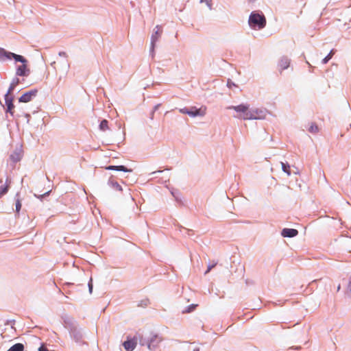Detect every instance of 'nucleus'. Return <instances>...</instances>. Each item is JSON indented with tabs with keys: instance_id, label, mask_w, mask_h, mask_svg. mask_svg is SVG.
Segmentation results:
<instances>
[{
	"instance_id": "4be33fe9",
	"label": "nucleus",
	"mask_w": 351,
	"mask_h": 351,
	"mask_svg": "<svg viewBox=\"0 0 351 351\" xmlns=\"http://www.w3.org/2000/svg\"><path fill=\"white\" fill-rule=\"evenodd\" d=\"M282 166V171L286 173L288 176L291 175V172L289 171L290 165L288 163H284L282 162H280Z\"/></svg>"
},
{
	"instance_id": "393cba45",
	"label": "nucleus",
	"mask_w": 351,
	"mask_h": 351,
	"mask_svg": "<svg viewBox=\"0 0 351 351\" xmlns=\"http://www.w3.org/2000/svg\"><path fill=\"white\" fill-rule=\"evenodd\" d=\"M199 3H204L207 5L208 9L211 10L213 9V1L212 0H200Z\"/></svg>"
},
{
	"instance_id": "2f4dec72",
	"label": "nucleus",
	"mask_w": 351,
	"mask_h": 351,
	"mask_svg": "<svg viewBox=\"0 0 351 351\" xmlns=\"http://www.w3.org/2000/svg\"><path fill=\"white\" fill-rule=\"evenodd\" d=\"M189 109L187 108H180L179 111L182 114H188Z\"/></svg>"
},
{
	"instance_id": "f3484780",
	"label": "nucleus",
	"mask_w": 351,
	"mask_h": 351,
	"mask_svg": "<svg viewBox=\"0 0 351 351\" xmlns=\"http://www.w3.org/2000/svg\"><path fill=\"white\" fill-rule=\"evenodd\" d=\"M108 185L116 191H121L123 190L121 186L117 182L114 181L112 178L108 180Z\"/></svg>"
},
{
	"instance_id": "a211bd4d",
	"label": "nucleus",
	"mask_w": 351,
	"mask_h": 351,
	"mask_svg": "<svg viewBox=\"0 0 351 351\" xmlns=\"http://www.w3.org/2000/svg\"><path fill=\"white\" fill-rule=\"evenodd\" d=\"M9 183H10V181L7 178L6 184L5 185L0 186V197H1L3 195L7 193V192L8 191Z\"/></svg>"
},
{
	"instance_id": "f03ea898",
	"label": "nucleus",
	"mask_w": 351,
	"mask_h": 351,
	"mask_svg": "<svg viewBox=\"0 0 351 351\" xmlns=\"http://www.w3.org/2000/svg\"><path fill=\"white\" fill-rule=\"evenodd\" d=\"M248 24L252 29H262L266 26V18L261 12L254 11L250 14Z\"/></svg>"
},
{
	"instance_id": "dca6fc26",
	"label": "nucleus",
	"mask_w": 351,
	"mask_h": 351,
	"mask_svg": "<svg viewBox=\"0 0 351 351\" xmlns=\"http://www.w3.org/2000/svg\"><path fill=\"white\" fill-rule=\"evenodd\" d=\"M107 170H113V171H121L123 172H131L132 170L131 169H128L126 167L123 165H109L106 167Z\"/></svg>"
},
{
	"instance_id": "cd10ccee",
	"label": "nucleus",
	"mask_w": 351,
	"mask_h": 351,
	"mask_svg": "<svg viewBox=\"0 0 351 351\" xmlns=\"http://www.w3.org/2000/svg\"><path fill=\"white\" fill-rule=\"evenodd\" d=\"M217 265V262H213L212 264L209 263L208 265L207 270L205 271L204 274H207L213 267H215Z\"/></svg>"
},
{
	"instance_id": "b1692460",
	"label": "nucleus",
	"mask_w": 351,
	"mask_h": 351,
	"mask_svg": "<svg viewBox=\"0 0 351 351\" xmlns=\"http://www.w3.org/2000/svg\"><path fill=\"white\" fill-rule=\"evenodd\" d=\"M334 55V50H331L330 53L322 60V64H326L332 57Z\"/></svg>"
},
{
	"instance_id": "a19ab883",
	"label": "nucleus",
	"mask_w": 351,
	"mask_h": 351,
	"mask_svg": "<svg viewBox=\"0 0 351 351\" xmlns=\"http://www.w3.org/2000/svg\"><path fill=\"white\" fill-rule=\"evenodd\" d=\"M193 351H199V348H195Z\"/></svg>"
},
{
	"instance_id": "a878e982",
	"label": "nucleus",
	"mask_w": 351,
	"mask_h": 351,
	"mask_svg": "<svg viewBox=\"0 0 351 351\" xmlns=\"http://www.w3.org/2000/svg\"><path fill=\"white\" fill-rule=\"evenodd\" d=\"M197 306V304H191L189 306H187V308L185 310L183 311V313H191L195 310V308H196Z\"/></svg>"
},
{
	"instance_id": "2eb2a0df",
	"label": "nucleus",
	"mask_w": 351,
	"mask_h": 351,
	"mask_svg": "<svg viewBox=\"0 0 351 351\" xmlns=\"http://www.w3.org/2000/svg\"><path fill=\"white\" fill-rule=\"evenodd\" d=\"M123 346L126 351H133L136 348V342L133 339H130L124 341Z\"/></svg>"
},
{
	"instance_id": "5701e85b",
	"label": "nucleus",
	"mask_w": 351,
	"mask_h": 351,
	"mask_svg": "<svg viewBox=\"0 0 351 351\" xmlns=\"http://www.w3.org/2000/svg\"><path fill=\"white\" fill-rule=\"evenodd\" d=\"M308 132L312 134H316L319 131L318 126L315 123H311L309 128L308 129Z\"/></svg>"
},
{
	"instance_id": "9d476101",
	"label": "nucleus",
	"mask_w": 351,
	"mask_h": 351,
	"mask_svg": "<svg viewBox=\"0 0 351 351\" xmlns=\"http://www.w3.org/2000/svg\"><path fill=\"white\" fill-rule=\"evenodd\" d=\"M206 114V109L204 110L202 108H197L196 107H192L189 110L188 115L191 117H203Z\"/></svg>"
},
{
	"instance_id": "20e7f679",
	"label": "nucleus",
	"mask_w": 351,
	"mask_h": 351,
	"mask_svg": "<svg viewBox=\"0 0 351 351\" xmlns=\"http://www.w3.org/2000/svg\"><path fill=\"white\" fill-rule=\"evenodd\" d=\"M269 111L263 108H250V120H263L266 119Z\"/></svg>"
},
{
	"instance_id": "7c9ffc66",
	"label": "nucleus",
	"mask_w": 351,
	"mask_h": 351,
	"mask_svg": "<svg viewBox=\"0 0 351 351\" xmlns=\"http://www.w3.org/2000/svg\"><path fill=\"white\" fill-rule=\"evenodd\" d=\"M88 287L89 293H91L93 292L92 278L90 279V280H89V282L88 283Z\"/></svg>"
},
{
	"instance_id": "f257e3e1",
	"label": "nucleus",
	"mask_w": 351,
	"mask_h": 351,
	"mask_svg": "<svg viewBox=\"0 0 351 351\" xmlns=\"http://www.w3.org/2000/svg\"><path fill=\"white\" fill-rule=\"evenodd\" d=\"M62 319L64 327L69 330L71 339L77 343L80 342L83 339L84 332L82 328L79 326L77 322L74 319V318L67 315H63Z\"/></svg>"
},
{
	"instance_id": "37998d69",
	"label": "nucleus",
	"mask_w": 351,
	"mask_h": 351,
	"mask_svg": "<svg viewBox=\"0 0 351 351\" xmlns=\"http://www.w3.org/2000/svg\"><path fill=\"white\" fill-rule=\"evenodd\" d=\"M250 2H254L256 0H248Z\"/></svg>"
},
{
	"instance_id": "bb28decb",
	"label": "nucleus",
	"mask_w": 351,
	"mask_h": 351,
	"mask_svg": "<svg viewBox=\"0 0 351 351\" xmlns=\"http://www.w3.org/2000/svg\"><path fill=\"white\" fill-rule=\"evenodd\" d=\"M155 47L156 44L150 43L149 54L152 58H154L155 56Z\"/></svg>"
},
{
	"instance_id": "4c0bfd02",
	"label": "nucleus",
	"mask_w": 351,
	"mask_h": 351,
	"mask_svg": "<svg viewBox=\"0 0 351 351\" xmlns=\"http://www.w3.org/2000/svg\"><path fill=\"white\" fill-rule=\"evenodd\" d=\"M59 56H66V53L64 51L59 52Z\"/></svg>"
},
{
	"instance_id": "9b49d317",
	"label": "nucleus",
	"mask_w": 351,
	"mask_h": 351,
	"mask_svg": "<svg viewBox=\"0 0 351 351\" xmlns=\"http://www.w3.org/2000/svg\"><path fill=\"white\" fill-rule=\"evenodd\" d=\"M162 34L161 27L160 25H156L154 29L153 33L151 36V43L156 44L157 41L159 40Z\"/></svg>"
},
{
	"instance_id": "7ed1b4c3",
	"label": "nucleus",
	"mask_w": 351,
	"mask_h": 351,
	"mask_svg": "<svg viewBox=\"0 0 351 351\" xmlns=\"http://www.w3.org/2000/svg\"><path fill=\"white\" fill-rule=\"evenodd\" d=\"M228 110H232V117L240 120H250V106L248 104H241L237 106H229Z\"/></svg>"
},
{
	"instance_id": "aec40b11",
	"label": "nucleus",
	"mask_w": 351,
	"mask_h": 351,
	"mask_svg": "<svg viewBox=\"0 0 351 351\" xmlns=\"http://www.w3.org/2000/svg\"><path fill=\"white\" fill-rule=\"evenodd\" d=\"M16 202H15V207H16V213L19 214L21 208V199L19 198V194L16 193L15 196Z\"/></svg>"
},
{
	"instance_id": "58836bf2",
	"label": "nucleus",
	"mask_w": 351,
	"mask_h": 351,
	"mask_svg": "<svg viewBox=\"0 0 351 351\" xmlns=\"http://www.w3.org/2000/svg\"><path fill=\"white\" fill-rule=\"evenodd\" d=\"M161 172H162V171H155L152 172L151 174L153 175V174H156V173H161Z\"/></svg>"
},
{
	"instance_id": "ddd939ff",
	"label": "nucleus",
	"mask_w": 351,
	"mask_h": 351,
	"mask_svg": "<svg viewBox=\"0 0 351 351\" xmlns=\"http://www.w3.org/2000/svg\"><path fill=\"white\" fill-rule=\"evenodd\" d=\"M4 98L5 104L7 106L6 112L13 115L14 112L12 111V109L14 107L13 104V97L11 96L5 95Z\"/></svg>"
},
{
	"instance_id": "0eeeda50",
	"label": "nucleus",
	"mask_w": 351,
	"mask_h": 351,
	"mask_svg": "<svg viewBox=\"0 0 351 351\" xmlns=\"http://www.w3.org/2000/svg\"><path fill=\"white\" fill-rule=\"evenodd\" d=\"M38 90L36 89L31 90L23 94L19 99V102L27 103L30 101L33 97L36 96Z\"/></svg>"
},
{
	"instance_id": "39448f33",
	"label": "nucleus",
	"mask_w": 351,
	"mask_h": 351,
	"mask_svg": "<svg viewBox=\"0 0 351 351\" xmlns=\"http://www.w3.org/2000/svg\"><path fill=\"white\" fill-rule=\"evenodd\" d=\"M12 58L16 62H26V59L23 56L8 51L3 48L0 47V60H4L5 59L11 60Z\"/></svg>"
},
{
	"instance_id": "c9c22d12",
	"label": "nucleus",
	"mask_w": 351,
	"mask_h": 351,
	"mask_svg": "<svg viewBox=\"0 0 351 351\" xmlns=\"http://www.w3.org/2000/svg\"><path fill=\"white\" fill-rule=\"evenodd\" d=\"M159 106H160V104H157V105H156V106H154V110H153V112H152V114L154 113V112H155L156 110H157L158 109Z\"/></svg>"
},
{
	"instance_id": "4468645a",
	"label": "nucleus",
	"mask_w": 351,
	"mask_h": 351,
	"mask_svg": "<svg viewBox=\"0 0 351 351\" xmlns=\"http://www.w3.org/2000/svg\"><path fill=\"white\" fill-rule=\"evenodd\" d=\"M22 157V149L21 147L16 148L14 152L10 155V159L14 162H17L21 160Z\"/></svg>"
},
{
	"instance_id": "c85d7f7f",
	"label": "nucleus",
	"mask_w": 351,
	"mask_h": 351,
	"mask_svg": "<svg viewBox=\"0 0 351 351\" xmlns=\"http://www.w3.org/2000/svg\"><path fill=\"white\" fill-rule=\"evenodd\" d=\"M15 86L14 85H12V84H10V86L8 88V92L6 93V94L5 95H8V96H10V95L13 92V90H14L15 88Z\"/></svg>"
},
{
	"instance_id": "79ce46f5",
	"label": "nucleus",
	"mask_w": 351,
	"mask_h": 351,
	"mask_svg": "<svg viewBox=\"0 0 351 351\" xmlns=\"http://www.w3.org/2000/svg\"><path fill=\"white\" fill-rule=\"evenodd\" d=\"M340 285H339V286L337 287V291H339L340 290Z\"/></svg>"
},
{
	"instance_id": "473e14b6",
	"label": "nucleus",
	"mask_w": 351,
	"mask_h": 351,
	"mask_svg": "<svg viewBox=\"0 0 351 351\" xmlns=\"http://www.w3.org/2000/svg\"><path fill=\"white\" fill-rule=\"evenodd\" d=\"M49 193H50V191H47V192L45 193L44 194H43V195H35V196H36L37 198H38V199H42L43 198V197L47 196V195H49Z\"/></svg>"
},
{
	"instance_id": "423d86ee",
	"label": "nucleus",
	"mask_w": 351,
	"mask_h": 351,
	"mask_svg": "<svg viewBox=\"0 0 351 351\" xmlns=\"http://www.w3.org/2000/svg\"><path fill=\"white\" fill-rule=\"evenodd\" d=\"M162 339L158 335H152L147 341V346L149 350H154L162 341Z\"/></svg>"
},
{
	"instance_id": "6e6552de",
	"label": "nucleus",
	"mask_w": 351,
	"mask_h": 351,
	"mask_svg": "<svg viewBox=\"0 0 351 351\" xmlns=\"http://www.w3.org/2000/svg\"><path fill=\"white\" fill-rule=\"evenodd\" d=\"M27 60H26V62H21L22 64L17 66L16 71V75L17 76H28L29 75L30 71L27 67Z\"/></svg>"
},
{
	"instance_id": "6ab92c4d",
	"label": "nucleus",
	"mask_w": 351,
	"mask_h": 351,
	"mask_svg": "<svg viewBox=\"0 0 351 351\" xmlns=\"http://www.w3.org/2000/svg\"><path fill=\"white\" fill-rule=\"evenodd\" d=\"M23 344L18 343L13 345L8 351H23Z\"/></svg>"
},
{
	"instance_id": "ea45409f",
	"label": "nucleus",
	"mask_w": 351,
	"mask_h": 351,
	"mask_svg": "<svg viewBox=\"0 0 351 351\" xmlns=\"http://www.w3.org/2000/svg\"><path fill=\"white\" fill-rule=\"evenodd\" d=\"M65 66H66V70L67 71L69 67V64H67L66 62H65Z\"/></svg>"
},
{
	"instance_id": "c756f323",
	"label": "nucleus",
	"mask_w": 351,
	"mask_h": 351,
	"mask_svg": "<svg viewBox=\"0 0 351 351\" xmlns=\"http://www.w3.org/2000/svg\"><path fill=\"white\" fill-rule=\"evenodd\" d=\"M19 82H20L19 79L18 77H14L12 80L11 84H12V85L16 86L19 84Z\"/></svg>"
},
{
	"instance_id": "f8f14e48",
	"label": "nucleus",
	"mask_w": 351,
	"mask_h": 351,
	"mask_svg": "<svg viewBox=\"0 0 351 351\" xmlns=\"http://www.w3.org/2000/svg\"><path fill=\"white\" fill-rule=\"evenodd\" d=\"M298 234V231L296 229L293 228H284L281 232V235L283 237L292 238L297 236Z\"/></svg>"
},
{
	"instance_id": "e433bc0d",
	"label": "nucleus",
	"mask_w": 351,
	"mask_h": 351,
	"mask_svg": "<svg viewBox=\"0 0 351 351\" xmlns=\"http://www.w3.org/2000/svg\"><path fill=\"white\" fill-rule=\"evenodd\" d=\"M171 193L172 195L176 199V200H178V197L176 195V193L174 191H171Z\"/></svg>"
},
{
	"instance_id": "f704fd0d",
	"label": "nucleus",
	"mask_w": 351,
	"mask_h": 351,
	"mask_svg": "<svg viewBox=\"0 0 351 351\" xmlns=\"http://www.w3.org/2000/svg\"><path fill=\"white\" fill-rule=\"evenodd\" d=\"M232 86H235L234 83L231 82V81H228V87H232Z\"/></svg>"
},
{
	"instance_id": "1a4fd4ad",
	"label": "nucleus",
	"mask_w": 351,
	"mask_h": 351,
	"mask_svg": "<svg viewBox=\"0 0 351 351\" xmlns=\"http://www.w3.org/2000/svg\"><path fill=\"white\" fill-rule=\"evenodd\" d=\"M291 60L287 56H282L280 58L278 64V69L282 71L287 69L290 66Z\"/></svg>"
},
{
	"instance_id": "c03bdc74",
	"label": "nucleus",
	"mask_w": 351,
	"mask_h": 351,
	"mask_svg": "<svg viewBox=\"0 0 351 351\" xmlns=\"http://www.w3.org/2000/svg\"><path fill=\"white\" fill-rule=\"evenodd\" d=\"M26 117H29V114H26Z\"/></svg>"
},
{
	"instance_id": "72a5a7b5",
	"label": "nucleus",
	"mask_w": 351,
	"mask_h": 351,
	"mask_svg": "<svg viewBox=\"0 0 351 351\" xmlns=\"http://www.w3.org/2000/svg\"><path fill=\"white\" fill-rule=\"evenodd\" d=\"M38 351H49V350L47 348H45L44 346H40L38 348Z\"/></svg>"
},
{
	"instance_id": "412c9836",
	"label": "nucleus",
	"mask_w": 351,
	"mask_h": 351,
	"mask_svg": "<svg viewBox=\"0 0 351 351\" xmlns=\"http://www.w3.org/2000/svg\"><path fill=\"white\" fill-rule=\"evenodd\" d=\"M99 129L102 131H106L108 129V122L107 120L104 119L99 124Z\"/></svg>"
}]
</instances>
